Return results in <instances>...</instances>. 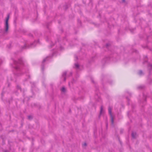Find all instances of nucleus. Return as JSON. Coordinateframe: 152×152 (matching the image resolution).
I'll return each instance as SVG.
<instances>
[{
    "label": "nucleus",
    "mask_w": 152,
    "mask_h": 152,
    "mask_svg": "<svg viewBox=\"0 0 152 152\" xmlns=\"http://www.w3.org/2000/svg\"><path fill=\"white\" fill-rule=\"evenodd\" d=\"M147 60H145L143 62V64H145V63H147Z\"/></svg>",
    "instance_id": "obj_20"
},
{
    "label": "nucleus",
    "mask_w": 152,
    "mask_h": 152,
    "mask_svg": "<svg viewBox=\"0 0 152 152\" xmlns=\"http://www.w3.org/2000/svg\"><path fill=\"white\" fill-rule=\"evenodd\" d=\"M136 132H132V137L134 138L136 137Z\"/></svg>",
    "instance_id": "obj_9"
},
{
    "label": "nucleus",
    "mask_w": 152,
    "mask_h": 152,
    "mask_svg": "<svg viewBox=\"0 0 152 152\" xmlns=\"http://www.w3.org/2000/svg\"><path fill=\"white\" fill-rule=\"evenodd\" d=\"M132 108H133V107L132 106Z\"/></svg>",
    "instance_id": "obj_37"
},
{
    "label": "nucleus",
    "mask_w": 152,
    "mask_h": 152,
    "mask_svg": "<svg viewBox=\"0 0 152 152\" xmlns=\"http://www.w3.org/2000/svg\"><path fill=\"white\" fill-rule=\"evenodd\" d=\"M138 74L140 75H144V73L142 70H140L138 72Z\"/></svg>",
    "instance_id": "obj_11"
},
{
    "label": "nucleus",
    "mask_w": 152,
    "mask_h": 152,
    "mask_svg": "<svg viewBox=\"0 0 152 152\" xmlns=\"http://www.w3.org/2000/svg\"><path fill=\"white\" fill-rule=\"evenodd\" d=\"M49 57L48 56L46 57V58L44 59L42 62V71H43L44 70V63L46 61L48 60V58Z\"/></svg>",
    "instance_id": "obj_5"
},
{
    "label": "nucleus",
    "mask_w": 152,
    "mask_h": 152,
    "mask_svg": "<svg viewBox=\"0 0 152 152\" xmlns=\"http://www.w3.org/2000/svg\"><path fill=\"white\" fill-rule=\"evenodd\" d=\"M110 45V44L107 43L106 45V47L107 48H108V47Z\"/></svg>",
    "instance_id": "obj_16"
},
{
    "label": "nucleus",
    "mask_w": 152,
    "mask_h": 152,
    "mask_svg": "<svg viewBox=\"0 0 152 152\" xmlns=\"http://www.w3.org/2000/svg\"><path fill=\"white\" fill-rule=\"evenodd\" d=\"M55 43H57V42H56H56H55Z\"/></svg>",
    "instance_id": "obj_35"
},
{
    "label": "nucleus",
    "mask_w": 152,
    "mask_h": 152,
    "mask_svg": "<svg viewBox=\"0 0 152 152\" xmlns=\"http://www.w3.org/2000/svg\"><path fill=\"white\" fill-rule=\"evenodd\" d=\"M103 111V106H101L100 107V115L102 114V111Z\"/></svg>",
    "instance_id": "obj_12"
},
{
    "label": "nucleus",
    "mask_w": 152,
    "mask_h": 152,
    "mask_svg": "<svg viewBox=\"0 0 152 152\" xmlns=\"http://www.w3.org/2000/svg\"><path fill=\"white\" fill-rule=\"evenodd\" d=\"M120 132H121V133H122V130H121V131H120Z\"/></svg>",
    "instance_id": "obj_31"
},
{
    "label": "nucleus",
    "mask_w": 152,
    "mask_h": 152,
    "mask_svg": "<svg viewBox=\"0 0 152 152\" xmlns=\"http://www.w3.org/2000/svg\"><path fill=\"white\" fill-rule=\"evenodd\" d=\"M27 80V79H26L25 80V81H26Z\"/></svg>",
    "instance_id": "obj_32"
},
{
    "label": "nucleus",
    "mask_w": 152,
    "mask_h": 152,
    "mask_svg": "<svg viewBox=\"0 0 152 152\" xmlns=\"http://www.w3.org/2000/svg\"><path fill=\"white\" fill-rule=\"evenodd\" d=\"M66 72H65L63 73L62 75V77L63 78V80L64 81H65L66 80Z\"/></svg>",
    "instance_id": "obj_6"
},
{
    "label": "nucleus",
    "mask_w": 152,
    "mask_h": 152,
    "mask_svg": "<svg viewBox=\"0 0 152 152\" xmlns=\"http://www.w3.org/2000/svg\"><path fill=\"white\" fill-rule=\"evenodd\" d=\"M75 58H77V56H75Z\"/></svg>",
    "instance_id": "obj_34"
},
{
    "label": "nucleus",
    "mask_w": 152,
    "mask_h": 152,
    "mask_svg": "<svg viewBox=\"0 0 152 152\" xmlns=\"http://www.w3.org/2000/svg\"><path fill=\"white\" fill-rule=\"evenodd\" d=\"M148 69L149 70V71H150L152 69V64H148ZM149 74H150V72H149Z\"/></svg>",
    "instance_id": "obj_7"
},
{
    "label": "nucleus",
    "mask_w": 152,
    "mask_h": 152,
    "mask_svg": "<svg viewBox=\"0 0 152 152\" xmlns=\"http://www.w3.org/2000/svg\"><path fill=\"white\" fill-rule=\"evenodd\" d=\"M108 112L109 114V115H110V118H111V122L112 124H113V123H114V121L113 119V118L112 115V108L110 106H109L108 107Z\"/></svg>",
    "instance_id": "obj_4"
},
{
    "label": "nucleus",
    "mask_w": 152,
    "mask_h": 152,
    "mask_svg": "<svg viewBox=\"0 0 152 152\" xmlns=\"http://www.w3.org/2000/svg\"><path fill=\"white\" fill-rule=\"evenodd\" d=\"M126 99H127L129 101V99L128 98V97H126Z\"/></svg>",
    "instance_id": "obj_30"
},
{
    "label": "nucleus",
    "mask_w": 152,
    "mask_h": 152,
    "mask_svg": "<svg viewBox=\"0 0 152 152\" xmlns=\"http://www.w3.org/2000/svg\"><path fill=\"white\" fill-rule=\"evenodd\" d=\"M61 92L65 93L66 92V89L64 87H63L61 89Z\"/></svg>",
    "instance_id": "obj_10"
},
{
    "label": "nucleus",
    "mask_w": 152,
    "mask_h": 152,
    "mask_svg": "<svg viewBox=\"0 0 152 152\" xmlns=\"http://www.w3.org/2000/svg\"><path fill=\"white\" fill-rule=\"evenodd\" d=\"M68 8V6H66V5H65V8H66V9Z\"/></svg>",
    "instance_id": "obj_27"
},
{
    "label": "nucleus",
    "mask_w": 152,
    "mask_h": 152,
    "mask_svg": "<svg viewBox=\"0 0 152 152\" xmlns=\"http://www.w3.org/2000/svg\"><path fill=\"white\" fill-rule=\"evenodd\" d=\"M143 97L145 98V100H144V102H144L146 101V97L145 96L144 94H143Z\"/></svg>",
    "instance_id": "obj_17"
},
{
    "label": "nucleus",
    "mask_w": 152,
    "mask_h": 152,
    "mask_svg": "<svg viewBox=\"0 0 152 152\" xmlns=\"http://www.w3.org/2000/svg\"><path fill=\"white\" fill-rule=\"evenodd\" d=\"M78 22L79 23H81V21L80 20H78Z\"/></svg>",
    "instance_id": "obj_28"
},
{
    "label": "nucleus",
    "mask_w": 152,
    "mask_h": 152,
    "mask_svg": "<svg viewBox=\"0 0 152 152\" xmlns=\"http://www.w3.org/2000/svg\"><path fill=\"white\" fill-rule=\"evenodd\" d=\"M4 152H9V151L8 150H4Z\"/></svg>",
    "instance_id": "obj_26"
},
{
    "label": "nucleus",
    "mask_w": 152,
    "mask_h": 152,
    "mask_svg": "<svg viewBox=\"0 0 152 152\" xmlns=\"http://www.w3.org/2000/svg\"><path fill=\"white\" fill-rule=\"evenodd\" d=\"M75 66L77 68H79V66L78 64H75Z\"/></svg>",
    "instance_id": "obj_15"
},
{
    "label": "nucleus",
    "mask_w": 152,
    "mask_h": 152,
    "mask_svg": "<svg viewBox=\"0 0 152 152\" xmlns=\"http://www.w3.org/2000/svg\"><path fill=\"white\" fill-rule=\"evenodd\" d=\"M145 58H147V56H146Z\"/></svg>",
    "instance_id": "obj_36"
},
{
    "label": "nucleus",
    "mask_w": 152,
    "mask_h": 152,
    "mask_svg": "<svg viewBox=\"0 0 152 152\" xmlns=\"http://www.w3.org/2000/svg\"><path fill=\"white\" fill-rule=\"evenodd\" d=\"M14 65L13 67L17 71V72L16 74L17 75L19 76L18 75L22 72V67L24 64V61H23L22 58L19 59L18 61L13 60Z\"/></svg>",
    "instance_id": "obj_1"
},
{
    "label": "nucleus",
    "mask_w": 152,
    "mask_h": 152,
    "mask_svg": "<svg viewBox=\"0 0 152 152\" xmlns=\"http://www.w3.org/2000/svg\"><path fill=\"white\" fill-rule=\"evenodd\" d=\"M123 2H124L125 1V0H122Z\"/></svg>",
    "instance_id": "obj_33"
},
{
    "label": "nucleus",
    "mask_w": 152,
    "mask_h": 152,
    "mask_svg": "<svg viewBox=\"0 0 152 152\" xmlns=\"http://www.w3.org/2000/svg\"><path fill=\"white\" fill-rule=\"evenodd\" d=\"M83 145L85 146H86L87 145V144L86 143H85L83 144Z\"/></svg>",
    "instance_id": "obj_24"
},
{
    "label": "nucleus",
    "mask_w": 152,
    "mask_h": 152,
    "mask_svg": "<svg viewBox=\"0 0 152 152\" xmlns=\"http://www.w3.org/2000/svg\"><path fill=\"white\" fill-rule=\"evenodd\" d=\"M9 15H8L6 18L5 24L4 28L5 29V32H7L8 29L9 25L8 21L9 19Z\"/></svg>",
    "instance_id": "obj_3"
},
{
    "label": "nucleus",
    "mask_w": 152,
    "mask_h": 152,
    "mask_svg": "<svg viewBox=\"0 0 152 152\" xmlns=\"http://www.w3.org/2000/svg\"><path fill=\"white\" fill-rule=\"evenodd\" d=\"M148 80L149 84H150L152 83V80L150 78H148Z\"/></svg>",
    "instance_id": "obj_13"
},
{
    "label": "nucleus",
    "mask_w": 152,
    "mask_h": 152,
    "mask_svg": "<svg viewBox=\"0 0 152 152\" xmlns=\"http://www.w3.org/2000/svg\"><path fill=\"white\" fill-rule=\"evenodd\" d=\"M127 93L130 96H131V93H129V92H127Z\"/></svg>",
    "instance_id": "obj_21"
},
{
    "label": "nucleus",
    "mask_w": 152,
    "mask_h": 152,
    "mask_svg": "<svg viewBox=\"0 0 152 152\" xmlns=\"http://www.w3.org/2000/svg\"><path fill=\"white\" fill-rule=\"evenodd\" d=\"M91 80L92 81V82L93 83H94V81L93 80V79L92 78H91Z\"/></svg>",
    "instance_id": "obj_22"
},
{
    "label": "nucleus",
    "mask_w": 152,
    "mask_h": 152,
    "mask_svg": "<svg viewBox=\"0 0 152 152\" xmlns=\"http://www.w3.org/2000/svg\"><path fill=\"white\" fill-rule=\"evenodd\" d=\"M72 72H70V75H69V76H71L72 75Z\"/></svg>",
    "instance_id": "obj_23"
},
{
    "label": "nucleus",
    "mask_w": 152,
    "mask_h": 152,
    "mask_svg": "<svg viewBox=\"0 0 152 152\" xmlns=\"http://www.w3.org/2000/svg\"><path fill=\"white\" fill-rule=\"evenodd\" d=\"M39 42V40H38L37 41H35L34 42H33V43H31L30 45H28L27 44H26L24 45V46L22 47V50H24L29 48H32L36 46V43H37V42Z\"/></svg>",
    "instance_id": "obj_2"
},
{
    "label": "nucleus",
    "mask_w": 152,
    "mask_h": 152,
    "mask_svg": "<svg viewBox=\"0 0 152 152\" xmlns=\"http://www.w3.org/2000/svg\"><path fill=\"white\" fill-rule=\"evenodd\" d=\"M17 88L18 89H20L21 90V88L19 86H17Z\"/></svg>",
    "instance_id": "obj_19"
},
{
    "label": "nucleus",
    "mask_w": 152,
    "mask_h": 152,
    "mask_svg": "<svg viewBox=\"0 0 152 152\" xmlns=\"http://www.w3.org/2000/svg\"><path fill=\"white\" fill-rule=\"evenodd\" d=\"M97 97H98L99 99H100V97L99 96H98V95L97 94L96 96H95V98L96 99L97 98Z\"/></svg>",
    "instance_id": "obj_18"
},
{
    "label": "nucleus",
    "mask_w": 152,
    "mask_h": 152,
    "mask_svg": "<svg viewBox=\"0 0 152 152\" xmlns=\"http://www.w3.org/2000/svg\"><path fill=\"white\" fill-rule=\"evenodd\" d=\"M52 43H53V44H51V47H52V46H53V45H54V43H53V42H52Z\"/></svg>",
    "instance_id": "obj_25"
},
{
    "label": "nucleus",
    "mask_w": 152,
    "mask_h": 152,
    "mask_svg": "<svg viewBox=\"0 0 152 152\" xmlns=\"http://www.w3.org/2000/svg\"><path fill=\"white\" fill-rule=\"evenodd\" d=\"M28 118L29 120H31L32 118V117L31 115H29L28 117Z\"/></svg>",
    "instance_id": "obj_14"
},
{
    "label": "nucleus",
    "mask_w": 152,
    "mask_h": 152,
    "mask_svg": "<svg viewBox=\"0 0 152 152\" xmlns=\"http://www.w3.org/2000/svg\"><path fill=\"white\" fill-rule=\"evenodd\" d=\"M145 88V86L143 85L137 87V88L138 89H142Z\"/></svg>",
    "instance_id": "obj_8"
},
{
    "label": "nucleus",
    "mask_w": 152,
    "mask_h": 152,
    "mask_svg": "<svg viewBox=\"0 0 152 152\" xmlns=\"http://www.w3.org/2000/svg\"><path fill=\"white\" fill-rule=\"evenodd\" d=\"M30 78V76L29 75H28V78Z\"/></svg>",
    "instance_id": "obj_29"
}]
</instances>
